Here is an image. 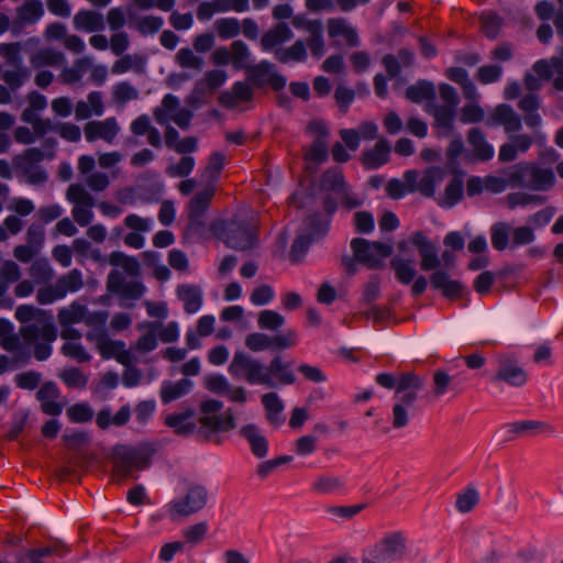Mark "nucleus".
<instances>
[{
  "label": "nucleus",
  "instance_id": "obj_1",
  "mask_svg": "<svg viewBox=\"0 0 563 563\" xmlns=\"http://www.w3.org/2000/svg\"><path fill=\"white\" fill-rule=\"evenodd\" d=\"M411 244L418 250L421 257L420 267L424 272L433 271L430 275L431 287L440 290L442 296L451 301L463 298L466 292L465 285L456 279H450L448 272L437 269L441 262L438 257L437 246L422 231H416L410 236Z\"/></svg>",
  "mask_w": 563,
  "mask_h": 563
},
{
  "label": "nucleus",
  "instance_id": "obj_15",
  "mask_svg": "<svg viewBox=\"0 0 563 563\" xmlns=\"http://www.w3.org/2000/svg\"><path fill=\"white\" fill-rule=\"evenodd\" d=\"M389 142L382 137L377 141L373 148L366 150L361 155V163L367 170H373L382 167L389 162L390 154Z\"/></svg>",
  "mask_w": 563,
  "mask_h": 563
},
{
  "label": "nucleus",
  "instance_id": "obj_30",
  "mask_svg": "<svg viewBox=\"0 0 563 563\" xmlns=\"http://www.w3.org/2000/svg\"><path fill=\"white\" fill-rule=\"evenodd\" d=\"M533 164L521 162L515 165L507 174V181L511 187L527 188L528 180L531 178Z\"/></svg>",
  "mask_w": 563,
  "mask_h": 563
},
{
  "label": "nucleus",
  "instance_id": "obj_22",
  "mask_svg": "<svg viewBox=\"0 0 563 563\" xmlns=\"http://www.w3.org/2000/svg\"><path fill=\"white\" fill-rule=\"evenodd\" d=\"M73 22L78 31L95 32L104 29L103 16L96 11L80 10L75 14Z\"/></svg>",
  "mask_w": 563,
  "mask_h": 563
},
{
  "label": "nucleus",
  "instance_id": "obj_56",
  "mask_svg": "<svg viewBox=\"0 0 563 563\" xmlns=\"http://www.w3.org/2000/svg\"><path fill=\"white\" fill-rule=\"evenodd\" d=\"M423 384L420 377L413 373H402L397 380L396 394L404 391H418Z\"/></svg>",
  "mask_w": 563,
  "mask_h": 563
},
{
  "label": "nucleus",
  "instance_id": "obj_58",
  "mask_svg": "<svg viewBox=\"0 0 563 563\" xmlns=\"http://www.w3.org/2000/svg\"><path fill=\"white\" fill-rule=\"evenodd\" d=\"M481 23L485 36L495 40L501 27V18L497 13H489L481 18Z\"/></svg>",
  "mask_w": 563,
  "mask_h": 563
},
{
  "label": "nucleus",
  "instance_id": "obj_60",
  "mask_svg": "<svg viewBox=\"0 0 563 563\" xmlns=\"http://www.w3.org/2000/svg\"><path fill=\"white\" fill-rule=\"evenodd\" d=\"M21 44L19 42L13 43H1L0 44V55L4 57L9 65L13 67L21 66Z\"/></svg>",
  "mask_w": 563,
  "mask_h": 563
},
{
  "label": "nucleus",
  "instance_id": "obj_61",
  "mask_svg": "<svg viewBox=\"0 0 563 563\" xmlns=\"http://www.w3.org/2000/svg\"><path fill=\"white\" fill-rule=\"evenodd\" d=\"M227 80V73L220 69L209 70L201 79L202 85L209 90V95H213Z\"/></svg>",
  "mask_w": 563,
  "mask_h": 563
},
{
  "label": "nucleus",
  "instance_id": "obj_8",
  "mask_svg": "<svg viewBox=\"0 0 563 563\" xmlns=\"http://www.w3.org/2000/svg\"><path fill=\"white\" fill-rule=\"evenodd\" d=\"M275 65L268 60H261L258 64L247 67L246 79L257 89H263L266 85L279 92L287 82V78L279 73H272Z\"/></svg>",
  "mask_w": 563,
  "mask_h": 563
},
{
  "label": "nucleus",
  "instance_id": "obj_23",
  "mask_svg": "<svg viewBox=\"0 0 563 563\" xmlns=\"http://www.w3.org/2000/svg\"><path fill=\"white\" fill-rule=\"evenodd\" d=\"M292 35L294 34L289 26L284 22H279L273 29L263 34L261 38V46L263 51H271L277 45L289 41Z\"/></svg>",
  "mask_w": 563,
  "mask_h": 563
},
{
  "label": "nucleus",
  "instance_id": "obj_44",
  "mask_svg": "<svg viewBox=\"0 0 563 563\" xmlns=\"http://www.w3.org/2000/svg\"><path fill=\"white\" fill-rule=\"evenodd\" d=\"M312 236L300 234L298 235L290 247L289 260L294 264H298L302 261L303 256L307 254L311 243Z\"/></svg>",
  "mask_w": 563,
  "mask_h": 563
},
{
  "label": "nucleus",
  "instance_id": "obj_40",
  "mask_svg": "<svg viewBox=\"0 0 563 563\" xmlns=\"http://www.w3.org/2000/svg\"><path fill=\"white\" fill-rule=\"evenodd\" d=\"M225 165V156L220 152H213L209 156L208 165L205 168L203 177L214 183L219 179Z\"/></svg>",
  "mask_w": 563,
  "mask_h": 563
},
{
  "label": "nucleus",
  "instance_id": "obj_36",
  "mask_svg": "<svg viewBox=\"0 0 563 563\" xmlns=\"http://www.w3.org/2000/svg\"><path fill=\"white\" fill-rule=\"evenodd\" d=\"M344 486V481L339 476L321 475L312 484V489L319 494H331Z\"/></svg>",
  "mask_w": 563,
  "mask_h": 563
},
{
  "label": "nucleus",
  "instance_id": "obj_43",
  "mask_svg": "<svg viewBox=\"0 0 563 563\" xmlns=\"http://www.w3.org/2000/svg\"><path fill=\"white\" fill-rule=\"evenodd\" d=\"M464 152L461 139L452 140L446 147V167L452 174H461L459 156Z\"/></svg>",
  "mask_w": 563,
  "mask_h": 563
},
{
  "label": "nucleus",
  "instance_id": "obj_13",
  "mask_svg": "<svg viewBox=\"0 0 563 563\" xmlns=\"http://www.w3.org/2000/svg\"><path fill=\"white\" fill-rule=\"evenodd\" d=\"M543 432H553V427L539 420H520L505 423L498 431L503 441H511L519 437H530Z\"/></svg>",
  "mask_w": 563,
  "mask_h": 563
},
{
  "label": "nucleus",
  "instance_id": "obj_33",
  "mask_svg": "<svg viewBox=\"0 0 563 563\" xmlns=\"http://www.w3.org/2000/svg\"><path fill=\"white\" fill-rule=\"evenodd\" d=\"M97 345L100 355L104 360H109L114 357L115 353L119 352V350H122L125 347V344L123 341H113L108 338V334L104 330H101L100 333L97 336Z\"/></svg>",
  "mask_w": 563,
  "mask_h": 563
},
{
  "label": "nucleus",
  "instance_id": "obj_25",
  "mask_svg": "<svg viewBox=\"0 0 563 563\" xmlns=\"http://www.w3.org/2000/svg\"><path fill=\"white\" fill-rule=\"evenodd\" d=\"M405 97L411 102L420 103L423 100L435 98V87L427 79H419L416 84L407 87Z\"/></svg>",
  "mask_w": 563,
  "mask_h": 563
},
{
  "label": "nucleus",
  "instance_id": "obj_32",
  "mask_svg": "<svg viewBox=\"0 0 563 563\" xmlns=\"http://www.w3.org/2000/svg\"><path fill=\"white\" fill-rule=\"evenodd\" d=\"M56 285L62 296L65 297L67 292H75L82 287V275L80 271L75 268L66 275L60 276L56 282Z\"/></svg>",
  "mask_w": 563,
  "mask_h": 563
},
{
  "label": "nucleus",
  "instance_id": "obj_2",
  "mask_svg": "<svg viewBox=\"0 0 563 563\" xmlns=\"http://www.w3.org/2000/svg\"><path fill=\"white\" fill-rule=\"evenodd\" d=\"M212 231L235 251H249L260 243V224L255 218L234 217L212 224Z\"/></svg>",
  "mask_w": 563,
  "mask_h": 563
},
{
  "label": "nucleus",
  "instance_id": "obj_10",
  "mask_svg": "<svg viewBox=\"0 0 563 563\" xmlns=\"http://www.w3.org/2000/svg\"><path fill=\"white\" fill-rule=\"evenodd\" d=\"M308 131L316 134L310 147L305 152L303 159L306 162L314 163L316 165H320L327 162L329 157L328 151V139H329V130L323 123V121H311L308 126Z\"/></svg>",
  "mask_w": 563,
  "mask_h": 563
},
{
  "label": "nucleus",
  "instance_id": "obj_28",
  "mask_svg": "<svg viewBox=\"0 0 563 563\" xmlns=\"http://www.w3.org/2000/svg\"><path fill=\"white\" fill-rule=\"evenodd\" d=\"M554 183L555 177L551 169L540 168L533 165L527 188L531 190H549L554 186Z\"/></svg>",
  "mask_w": 563,
  "mask_h": 563
},
{
  "label": "nucleus",
  "instance_id": "obj_3",
  "mask_svg": "<svg viewBox=\"0 0 563 563\" xmlns=\"http://www.w3.org/2000/svg\"><path fill=\"white\" fill-rule=\"evenodd\" d=\"M153 443H142L137 448L117 445L113 449L112 473L118 478H128L133 471H142L151 465V459L156 453Z\"/></svg>",
  "mask_w": 563,
  "mask_h": 563
},
{
  "label": "nucleus",
  "instance_id": "obj_63",
  "mask_svg": "<svg viewBox=\"0 0 563 563\" xmlns=\"http://www.w3.org/2000/svg\"><path fill=\"white\" fill-rule=\"evenodd\" d=\"M66 197L70 202L89 207L92 205L91 196L79 184H73L68 187Z\"/></svg>",
  "mask_w": 563,
  "mask_h": 563
},
{
  "label": "nucleus",
  "instance_id": "obj_39",
  "mask_svg": "<svg viewBox=\"0 0 563 563\" xmlns=\"http://www.w3.org/2000/svg\"><path fill=\"white\" fill-rule=\"evenodd\" d=\"M390 267L395 271L396 278L401 284H410L416 276V271L409 265V262L398 256L391 258Z\"/></svg>",
  "mask_w": 563,
  "mask_h": 563
},
{
  "label": "nucleus",
  "instance_id": "obj_18",
  "mask_svg": "<svg viewBox=\"0 0 563 563\" xmlns=\"http://www.w3.org/2000/svg\"><path fill=\"white\" fill-rule=\"evenodd\" d=\"M240 434L247 440L254 456L264 459L267 455L268 440L265 435L258 433L257 426L253 423L245 424L241 428Z\"/></svg>",
  "mask_w": 563,
  "mask_h": 563
},
{
  "label": "nucleus",
  "instance_id": "obj_53",
  "mask_svg": "<svg viewBox=\"0 0 563 563\" xmlns=\"http://www.w3.org/2000/svg\"><path fill=\"white\" fill-rule=\"evenodd\" d=\"M433 117L438 126L443 128L450 132L453 129L455 108L438 106L435 107Z\"/></svg>",
  "mask_w": 563,
  "mask_h": 563
},
{
  "label": "nucleus",
  "instance_id": "obj_4",
  "mask_svg": "<svg viewBox=\"0 0 563 563\" xmlns=\"http://www.w3.org/2000/svg\"><path fill=\"white\" fill-rule=\"evenodd\" d=\"M229 372L234 377L243 375L245 380L252 385L260 384L269 388L276 387V382L271 377L266 366L243 352H235Z\"/></svg>",
  "mask_w": 563,
  "mask_h": 563
},
{
  "label": "nucleus",
  "instance_id": "obj_51",
  "mask_svg": "<svg viewBox=\"0 0 563 563\" xmlns=\"http://www.w3.org/2000/svg\"><path fill=\"white\" fill-rule=\"evenodd\" d=\"M501 75L503 67L500 65H484L477 69L475 78L482 85H489L498 81Z\"/></svg>",
  "mask_w": 563,
  "mask_h": 563
},
{
  "label": "nucleus",
  "instance_id": "obj_14",
  "mask_svg": "<svg viewBox=\"0 0 563 563\" xmlns=\"http://www.w3.org/2000/svg\"><path fill=\"white\" fill-rule=\"evenodd\" d=\"M486 125H504L507 133L518 132L522 128L521 119L507 103L498 104L486 120Z\"/></svg>",
  "mask_w": 563,
  "mask_h": 563
},
{
  "label": "nucleus",
  "instance_id": "obj_16",
  "mask_svg": "<svg viewBox=\"0 0 563 563\" xmlns=\"http://www.w3.org/2000/svg\"><path fill=\"white\" fill-rule=\"evenodd\" d=\"M119 131L118 123L114 118L104 121H90L84 128L85 136L88 142L101 139L106 142H112Z\"/></svg>",
  "mask_w": 563,
  "mask_h": 563
},
{
  "label": "nucleus",
  "instance_id": "obj_42",
  "mask_svg": "<svg viewBox=\"0 0 563 563\" xmlns=\"http://www.w3.org/2000/svg\"><path fill=\"white\" fill-rule=\"evenodd\" d=\"M285 323V318L274 310H262L258 313L257 324L262 330L277 331Z\"/></svg>",
  "mask_w": 563,
  "mask_h": 563
},
{
  "label": "nucleus",
  "instance_id": "obj_21",
  "mask_svg": "<svg viewBox=\"0 0 563 563\" xmlns=\"http://www.w3.org/2000/svg\"><path fill=\"white\" fill-rule=\"evenodd\" d=\"M178 298L184 302V310L188 314L197 312L202 305V291L196 285H179L177 287Z\"/></svg>",
  "mask_w": 563,
  "mask_h": 563
},
{
  "label": "nucleus",
  "instance_id": "obj_17",
  "mask_svg": "<svg viewBox=\"0 0 563 563\" xmlns=\"http://www.w3.org/2000/svg\"><path fill=\"white\" fill-rule=\"evenodd\" d=\"M467 142L473 148V157L479 162H487L494 156L493 146L486 141L479 128H473L467 133Z\"/></svg>",
  "mask_w": 563,
  "mask_h": 563
},
{
  "label": "nucleus",
  "instance_id": "obj_48",
  "mask_svg": "<svg viewBox=\"0 0 563 563\" xmlns=\"http://www.w3.org/2000/svg\"><path fill=\"white\" fill-rule=\"evenodd\" d=\"M86 312V307L74 302L69 309L63 308L58 312V320L63 327L68 324L78 323L82 320Z\"/></svg>",
  "mask_w": 563,
  "mask_h": 563
},
{
  "label": "nucleus",
  "instance_id": "obj_45",
  "mask_svg": "<svg viewBox=\"0 0 563 563\" xmlns=\"http://www.w3.org/2000/svg\"><path fill=\"white\" fill-rule=\"evenodd\" d=\"M440 174V168L429 167L418 181L417 191L426 198H432L435 194V175Z\"/></svg>",
  "mask_w": 563,
  "mask_h": 563
},
{
  "label": "nucleus",
  "instance_id": "obj_20",
  "mask_svg": "<svg viewBox=\"0 0 563 563\" xmlns=\"http://www.w3.org/2000/svg\"><path fill=\"white\" fill-rule=\"evenodd\" d=\"M46 322L43 324L42 329H40L36 324H29L21 327L20 334L25 343L32 344L40 336L47 343H52L57 338V330L55 325L52 323V320H45Z\"/></svg>",
  "mask_w": 563,
  "mask_h": 563
},
{
  "label": "nucleus",
  "instance_id": "obj_12",
  "mask_svg": "<svg viewBox=\"0 0 563 563\" xmlns=\"http://www.w3.org/2000/svg\"><path fill=\"white\" fill-rule=\"evenodd\" d=\"M407 551L406 538L402 532L396 531L383 538L371 551L376 561H394L405 556Z\"/></svg>",
  "mask_w": 563,
  "mask_h": 563
},
{
  "label": "nucleus",
  "instance_id": "obj_24",
  "mask_svg": "<svg viewBox=\"0 0 563 563\" xmlns=\"http://www.w3.org/2000/svg\"><path fill=\"white\" fill-rule=\"evenodd\" d=\"M216 188L212 184L197 192L188 203V214L191 218L203 217L214 197Z\"/></svg>",
  "mask_w": 563,
  "mask_h": 563
},
{
  "label": "nucleus",
  "instance_id": "obj_19",
  "mask_svg": "<svg viewBox=\"0 0 563 563\" xmlns=\"http://www.w3.org/2000/svg\"><path fill=\"white\" fill-rule=\"evenodd\" d=\"M321 190L333 191L335 194H343L349 191V184L345 181L344 174L341 167L333 166L325 169L320 178Z\"/></svg>",
  "mask_w": 563,
  "mask_h": 563
},
{
  "label": "nucleus",
  "instance_id": "obj_35",
  "mask_svg": "<svg viewBox=\"0 0 563 563\" xmlns=\"http://www.w3.org/2000/svg\"><path fill=\"white\" fill-rule=\"evenodd\" d=\"M15 318L21 323H27L33 319L44 322L45 320H52V314L29 305H21L15 310Z\"/></svg>",
  "mask_w": 563,
  "mask_h": 563
},
{
  "label": "nucleus",
  "instance_id": "obj_64",
  "mask_svg": "<svg viewBox=\"0 0 563 563\" xmlns=\"http://www.w3.org/2000/svg\"><path fill=\"white\" fill-rule=\"evenodd\" d=\"M42 379V375L35 371H27L18 374L14 377L16 386L21 389L33 390L35 389Z\"/></svg>",
  "mask_w": 563,
  "mask_h": 563
},
{
  "label": "nucleus",
  "instance_id": "obj_5",
  "mask_svg": "<svg viewBox=\"0 0 563 563\" xmlns=\"http://www.w3.org/2000/svg\"><path fill=\"white\" fill-rule=\"evenodd\" d=\"M229 372L234 377L243 375L245 380L252 385L260 384L269 388L276 387V382L271 377L266 366L243 352H235Z\"/></svg>",
  "mask_w": 563,
  "mask_h": 563
},
{
  "label": "nucleus",
  "instance_id": "obj_6",
  "mask_svg": "<svg viewBox=\"0 0 563 563\" xmlns=\"http://www.w3.org/2000/svg\"><path fill=\"white\" fill-rule=\"evenodd\" d=\"M351 247L357 263L363 264L368 269L382 268V258H386L393 253V247L389 244L379 241L369 242L363 238L353 239Z\"/></svg>",
  "mask_w": 563,
  "mask_h": 563
},
{
  "label": "nucleus",
  "instance_id": "obj_47",
  "mask_svg": "<svg viewBox=\"0 0 563 563\" xmlns=\"http://www.w3.org/2000/svg\"><path fill=\"white\" fill-rule=\"evenodd\" d=\"M66 413L69 421L74 423H85L93 418V410L87 402H79L68 407Z\"/></svg>",
  "mask_w": 563,
  "mask_h": 563
},
{
  "label": "nucleus",
  "instance_id": "obj_59",
  "mask_svg": "<svg viewBox=\"0 0 563 563\" xmlns=\"http://www.w3.org/2000/svg\"><path fill=\"white\" fill-rule=\"evenodd\" d=\"M271 349L283 351L297 344V333L294 330H287L285 333L269 336Z\"/></svg>",
  "mask_w": 563,
  "mask_h": 563
},
{
  "label": "nucleus",
  "instance_id": "obj_31",
  "mask_svg": "<svg viewBox=\"0 0 563 563\" xmlns=\"http://www.w3.org/2000/svg\"><path fill=\"white\" fill-rule=\"evenodd\" d=\"M275 58L283 64L288 63L289 60L303 62L307 58L305 43L301 40H298L288 48L276 49Z\"/></svg>",
  "mask_w": 563,
  "mask_h": 563
},
{
  "label": "nucleus",
  "instance_id": "obj_27",
  "mask_svg": "<svg viewBox=\"0 0 563 563\" xmlns=\"http://www.w3.org/2000/svg\"><path fill=\"white\" fill-rule=\"evenodd\" d=\"M290 363H284L279 355L274 356L269 364L266 366L271 377H276L277 382L282 385H292L296 383V376L290 371Z\"/></svg>",
  "mask_w": 563,
  "mask_h": 563
},
{
  "label": "nucleus",
  "instance_id": "obj_11",
  "mask_svg": "<svg viewBox=\"0 0 563 563\" xmlns=\"http://www.w3.org/2000/svg\"><path fill=\"white\" fill-rule=\"evenodd\" d=\"M200 428L197 429V437L202 442L212 441V434L218 432H229L236 427L235 418L231 409L224 415L201 416L198 419Z\"/></svg>",
  "mask_w": 563,
  "mask_h": 563
},
{
  "label": "nucleus",
  "instance_id": "obj_52",
  "mask_svg": "<svg viewBox=\"0 0 563 563\" xmlns=\"http://www.w3.org/2000/svg\"><path fill=\"white\" fill-rule=\"evenodd\" d=\"M490 233L493 247L504 251L509 242V227L504 222L496 223L492 227Z\"/></svg>",
  "mask_w": 563,
  "mask_h": 563
},
{
  "label": "nucleus",
  "instance_id": "obj_54",
  "mask_svg": "<svg viewBox=\"0 0 563 563\" xmlns=\"http://www.w3.org/2000/svg\"><path fill=\"white\" fill-rule=\"evenodd\" d=\"M45 153L37 147L26 148L22 155L14 157L13 163L16 167H26L42 162Z\"/></svg>",
  "mask_w": 563,
  "mask_h": 563
},
{
  "label": "nucleus",
  "instance_id": "obj_37",
  "mask_svg": "<svg viewBox=\"0 0 563 563\" xmlns=\"http://www.w3.org/2000/svg\"><path fill=\"white\" fill-rule=\"evenodd\" d=\"M547 198L539 195H530L527 192H512L507 196V203L510 209H515L518 206L526 207L529 205L541 206L545 203Z\"/></svg>",
  "mask_w": 563,
  "mask_h": 563
},
{
  "label": "nucleus",
  "instance_id": "obj_50",
  "mask_svg": "<svg viewBox=\"0 0 563 563\" xmlns=\"http://www.w3.org/2000/svg\"><path fill=\"white\" fill-rule=\"evenodd\" d=\"M216 27L222 40L236 36L240 33V22L235 18H222L216 21Z\"/></svg>",
  "mask_w": 563,
  "mask_h": 563
},
{
  "label": "nucleus",
  "instance_id": "obj_62",
  "mask_svg": "<svg viewBox=\"0 0 563 563\" xmlns=\"http://www.w3.org/2000/svg\"><path fill=\"white\" fill-rule=\"evenodd\" d=\"M177 63L184 68L201 69L203 60L188 47L180 48L176 54Z\"/></svg>",
  "mask_w": 563,
  "mask_h": 563
},
{
  "label": "nucleus",
  "instance_id": "obj_55",
  "mask_svg": "<svg viewBox=\"0 0 563 563\" xmlns=\"http://www.w3.org/2000/svg\"><path fill=\"white\" fill-rule=\"evenodd\" d=\"M478 493L475 488H467L460 494L455 501V507L460 512H468L478 504Z\"/></svg>",
  "mask_w": 563,
  "mask_h": 563
},
{
  "label": "nucleus",
  "instance_id": "obj_46",
  "mask_svg": "<svg viewBox=\"0 0 563 563\" xmlns=\"http://www.w3.org/2000/svg\"><path fill=\"white\" fill-rule=\"evenodd\" d=\"M59 378L69 388H86L88 377L77 367L64 369L59 374Z\"/></svg>",
  "mask_w": 563,
  "mask_h": 563
},
{
  "label": "nucleus",
  "instance_id": "obj_9",
  "mask_svg": "<svg viewBox=\"0 0 563 563\" xmlns=\"http://www.w3.org/2000/svg\"><path fill=\"white\" fill-rule=\"evenodd\" d=\"M208 501V490L203 485H189L184 497L170 503L172 514L188 517L201 510Z\"/></svg>",
  "mask_w": 563,
  "mask_h": 563
},
{
  "label": "nucleus",
  "instance_id": "obj_41",
  "mask_svg": "<svg viewBox=\"0 0 563 563\" xmlns=\"http://www.w3.org/2000/svg\"><path fill=\"white\" fill-rule=\"evenodd\" d=\"M307 234L312 236V241L316 238H320L327 234L329 230V221L324 219L319 212L310 214L306 219Z\"/></svg>",
  "mask_w": 563,
  "mask_h": 563
},
{
  "label": "nucleus",
  "instance_id": "obj_29",
  "mask_svg": "<svg viewBox=\"0 0 563 563\" xmlns=\"http://www.w3.org/2000/svg\"><path fill=\"white\" fill-rule=\"evenodd\" d=\"M307 31L310 33V37L307 40V45L311 51V54L319 58L324 52V42L322 37V23L320 20H312L307 23Z\"/></svg>",
  "mask_w": 563,
  "mask_h": 563
},
{
  "label": "nucleus",
  "instance_id": "obj_7",
  "mask_svg": "<svg viewBox=\"0 0 563 563\" xmlns=\"http://www.w3.org/2000/svg\"><path fill=\"white\" fill-rule=\"evenodd\" d=\"M497 368L490 380L495 384L505 383L510 387H522L528 382V373L510 353H501L496 357Z\"/></svg>",
  "mask_w": 563,
  "mask_h": 563
},
{
  "label": "nucleus",
  "instance_id": "obj_34",
  "mask_svg": "<svg viewBox=\"0 0 563 563\" xmlns=\"http://www.w3.org/2000/svg\"><path fill=\"white\" fill-rule=\"evenodd\" d=\"M43 13V5L40 0H27L16 10L19 20L26 23H35Z\"/></svg>",
  "mask_w": 563,
  "mask_h": 563
},
{
  "label": "nucleus",
  "instance_id": "obj_49",
  "mask_svg": "<svg viewBox=\"0 0 563 563\" xmlns=\"http://www.w3.org/2000/svg\"><path fill=\"white\" fill-rule=\"evenodd\" d=\"M207 96H210L209 90L202 85V81L198 80L191 92L186 97L185 102L191 109L197 110L209 102Z\"/></svg>",
  "mask_w": 563,
  "mask_h": 563
},
{
  "label": "nucleus",
  "instance_id": "obj_57",
  "mask_svg": "<svg viewBox=\"0 0 563 563\" xmlns=\"http://www.w3.org/2000/svg\"><path fill=\"white\" fill-rule=\"evenodd\" d=\"M175 418H177L175 415L169 413L166 416L164 420V424L173 428L174 433L178 437L188 438L195 431L197 432V424L192 421H185V422H178L175 423Z\"/></svg>",
  "mask_w": 563,
  "mask_h": 563
},
{
  "label": "nucleus",
  "instance_id": "obj_26",
  "mask_svg": "<svg viewBox=\"0 0 563 563\" xmlns=\"http://www.w3.org/2000/svg\"><path fill=\"white\" fill-rule=\"evenodd\" d=\"M192 387L191 380L183 378L177 383L164 382L161 388V399L163 404H169L187 395Z\"/></svg>",
  "mask_w": 563,
  "mask_h": 563
},
{
  "label": "nucleus",
  "instance_id": "obj_38",
  "mask_svg": "<svg viewBox=\"0 0 563 563\" xmlns=\"http://www.w3.org/2000/svg\"><path fill=\"white\" fill-rule=\"evenodd\" d=\"M463 172L453 174V178L445 187V203L449 207L456 205L463 198Z\"/></svg>",
  "mask_w": 563,
  "mask_h": 563
}]
</instances>
